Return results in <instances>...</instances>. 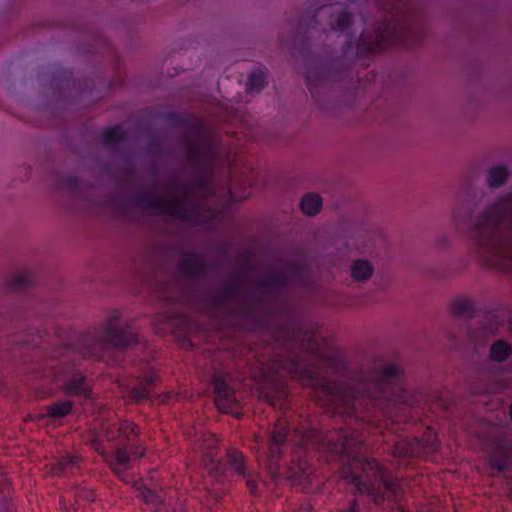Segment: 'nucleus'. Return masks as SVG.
Returning <instances> with one entry per match:
<instances>
[{
	"instance_id": "f257e3e1",
	"label": "nucleus",
	"mask_w": 512,
	"mask_h": 512,
	"mask_svg": "<svg viewBox=\"0 0 512 512\" xmlns=\"http://www.w3.org/2000/svg\"><path fill=\"white\" fill-rule=\"evenodd\" d=\"M309 354L323 358L321 345L311 333L291 330L287 333L286 353L277 354L271 362L270 371L261 383V397L274 407L283 408L288 397L286 382L281 373L286 372L304 386H311L323 405L334 413L355 417L376 424L379 421L368 406L379 408L386 416L387 408L400 400L396 395L399 369L394 364L377 368L369 378H361L352 384L336 382L324 376L319 367L305 359Z\"/></svg>"
},
{
	"instance_id": "f03ea898",
	"label": "nucleus",
	"mask_w": 512,
	"mask_h": 512,
	"mask_svg": "<svg viewBox=\"0 0 512 512\" xmlns=\"http://www.w3.org/2000/svg\"><path fill=\"white\" fill-rule=\"evenodd\" d=\"M364 442V434L355 428L325 434L314 428L291 430L287 418L280 416L270 433L265 465L274 479L283 475L302 483L311 476L306 460L308 446L330 451L347 458L341 472L347 484L379 504L397 495L398 483L376 459L364 455Z\"/></svg>"
},
{
	"instance_id": "7ed1b4c3",
	"label": "nucleus",
	"mask_w": 512,
	"mask_h": 512,
	"mask_svg": "<svg viewBox=\"0 0 512 512\" xmlns=\"http://www.w3.org/2000/svg\"><path fill=\"white\" fill-rule=\"evenodd\" d=\"M381 21L366 27L357 42V53L367 55L389 45H407L414 33L413 14L405 0H393L380 7Z\"/></svg>"
},
{
	"instance_id": "20e7f679",
	"label": "nucleus",
	"mask_w": 512,
	"mask_h": 512,
	"mask_svg": "<svg viewBox=\"0 0 512 512\" xmlns=\"http://www.w3.org/2000/svg\"><path fill=\"white\" fill-rule=\"evenodd\" d=\"M512 212V200L504 197L488 206L480 214L475 228L480 229L477 245L491 265L502 266L509 257V241L500 231V225Z\"/></svg>"
},
{
	"instance_id": "39448f33",
	"label": "nucleus",
	"mask_w": 512,
	"mask_h": 512,
	"mask_svg": "<svg viewBox=\"0 0 512 512\" xmlns=\"http://www.w3.org/2000/svg\"><path fill=\"white\" fill-rule=\"evenodd\" d=\"M187 160L201 169L193 186L202 196L213 195L214 168L218 161L219 149L216 140L202 123H195L186 144Z\"/></svg>"
},
{
	"instance_id": "423d86ee",
	"label": "nucleus",
	"mask_w": 512,
	"mask_h": 512,
	"mask_svg": "<svg viewBox=\"0 0 512 512\" xmlns=\"http://www.w3.org/2000/svg\"><path fill=\"white\" fill-rule=\"evenodd\" d=\"M176 191L173 197L144 195L141 198L143 208L154 214L173 216L192 226L206 227L202 214L204 210L190 196V185L183 182H171Z\"/></svg>"
},
{
	"instance_id": "0eeeda50",
	"label": "nucleus",
	"mask_w": 512,
	"mask_h": 512,
	"mask_svg": "<svg viewBox=\"0 0 512 512\" xmlns=\"http://www.w3.org/2000/svg\"><path fill=\"white\" fill-rule=\"evenodd\" d=\"M198 447L202 451V464L208 474L216 481H220L230 470L236 475L246 479V485L250 493L258 495L257 475L251 473L246 466V459L242 452L229 450L227 452V464L215 458L217 439L212 434L198 436Z\"/></svg>"
},
{
	"instance_id": "6e6552de",
	"label": "nucleus",
	"mask_w": 512,
	"mask_h": 512,
	"mask_svg": "<svg viewBox=\"0 0 512 512\" xmlns=\"http://www.w3.org/2000/svg\"><path fill=\"white\" fill-rule=\"evenodd\" d=\"M136 428L137 427L133 423L127 420L109 427V430L107 431L108 440H118L115 449L111 454L101 450L100 444L97 441L93 442L94 448L100 451L106 462L119 476L126 470L130 469L132 463L143 457L145 454V448L140 442L136 441Z\"/></svg>"
},
{
	"instance_id": "1a4fd4ad",
	"label": "nucleus",
	"mask_w": 512,
	"mask_h": 512,
	"mask_svg": "<svg viewBox=\"0 0 512 512\" xmlns=\"http://www.w3.org/2000/svg\"><path fill=\"white\" fill-rule=\"evenodd\" d=\"M137 342V335L123 328L119 312L112 314L97 332L84 336L82 345L84 356L101 357L100 351L106 347L125 348Z\"/></svg>"
},
{
	"instance_id": "9d476101",
	"label": "nucleus",
	"mask_w": 512,
	"mask_h": 512,
	"mask_svg": "<svg viewBox=\"0 0 512 512\" xmlns=\"http://www.w3.org/2000/svg\"><path fill=\"white\" fill-rule=\"evenodd\" d=\"M487 464L497 472H504L512 464V444L506 438L497 437L489 442Z\"/></svg>"
},
{
	"instance_id": "9b49d317",
	"label": "nucleus",
	"mask_w": 512,
	"mask_h": 512,
	"mask_svg": "<svg viewBox=\"0 0 512 512\" xmlns=\"http://www.w3.org/2000/svg\"><path fill=\"white\" fill-rule=\"evenodd\" d=\"M213 386L214 402L217 409L223 413H233L237 407L234 390L222 376L214 377Z\"/></svg>"
},
{
	"instance_id": "f8f14e48",
	"label": "nucleus",
	"mask_w": 512,
	"mask_h": 512,
	"mask_svg": "<svg viewBox=\"0 0 512 512\" xmlns=\"http://www.w3.org/2000/svg\"><path fill=\"white\" fill-rule=\"evenodd\" d=\"M177 269L182 277L196 279L205 273L206 263L198 255L189 253L181 257Z\"/></svg>"
},
{
	"instance_id": "ddd939ff",
	"label": "nucleus",
	"mask_w": 512,
	"mask_h": 512,
	"mask_svg": "<svg viewBox=\"0 0 512 512\" xmlns=\"http://www.w3.org/2000/svg\"><path fill=\"white\" fill-rule=\"evenodd\" d=\"M330 15V27L333 32L339 33L340 35L345 34L349 36V30L353 22V15L346 11H332V7L322 6L318 9V12H326Z\"/></svg>"
},
{
	"instance_id": "4468645a",
	"label": "nucleus",
	"mask_w": 512,
	"mask_h": 512,
	"mask_svg": "<svg viewBox=\"0 0 512 512\" xmlns=\"http://www.w3.org/2000/svg\"><path fill=\"white\" fill-rule=\"evenodd\" d=\"M157 373L153 370H149L143 378H139L137 383L131 387V397L136 401L140 402L147 399L151 393L152 386L157 379Z\"/></svg>"
},
{
	"instance_id": "2eb2a0df",
	"label": "nucleus",
	"mask_w": 512,
	"mask_h": 512,
	"mask_svg": "<svg viewBox=\"0 0 512 512\" xmlns=\"http://www.w3.org/2000/svg\"><path fill=\"white\" fill-rule=\"evenodd\" d=\"M289 281V272L286 268H277L271 270L260 283V286L271 291H278Z\"/></svg>"
},
{
	"instance_id": "dca6fc26",
	"label": "nucleus",
	"mask_w": 512,
	"mask_h": 512,
	"mask_svg": "<svg viewBox=\"0 0 512 512\" xmlns=\"http://www.w3.org/2000/svg\"><path fill=\"white\" fill-rule=\"evenodd\" d=\"M66 393L70 395L87 397L90 393V386L86 377L82 374L73 375L64 386Z\"/></svg>"
},
{
	"instance_id": "f3484780",
	"label": "nucleus",
	"mask_w": 512,
	"mask_h": 512,
	"mask_svg": "<svg viewBox=\"0 0 512 512\" xmlns=\"http://www.w3.org/2000/svg\"><path fill=\"white\" fill-rule=\"evenodd\" d=\"M449 312L454 318L460 316H467L471 318L474 316V305L469 298L458 297L451 303Z\"/></svg>"
},
{
	"instance_id": "a211bd4d",
	"label": "nucleus",
	"mask_w": 512,
	"mask_h": 512,
	"mask_svg": "<svg viewBox=\"0 0 512 512\" xmlns=\"http://www.w3.org/2000/svg\"><path fill=\"white\" fill-rule=\"evenodd\" d=\"M512 354V346L504 340L494 341L489 350V358L497 363L505 362Z\"/></svg>"
},
{
	"instance_id": "6ab92c4d",
	"label": "nucleus",
	"mask_w": 512,
	"mask_h": 512,
	"mask_svg": "<svg viewBox=\"0 0 512 512\" xmlns=\"http://www.w3.org/2000/svg\"><path fill=\"white\" fill-rule=\"evenodd\" d=\"M301 211L309 216L317 214L322 207V199L316 193H307L299 203Z\"/></svg>"
},
{
	"instance_id": "aec40b11",
	"label": "nucleus",
	"mask_w": 512,
	"mask_h": 512,
	"mask_svg": "<svg viewBox=\"0 0 512 512\" xmlns=\"http://www.w3.org/2000/svg\"><path fill=\"white\" fill-rule=\"evenodd\" d=\"M373 273V266L366 260H356L351 266V276L356 281H366Z\"/></svg>"
},
{
	"instance_id": "412c9836",
	"label": "nucleus",
	"mask_w": 512,
	"mask_h": 512,
	"mask_svg": "<svg viewBox=\"0 0 512 512\" xmlns=\"http://www.w3.org/2000/svg\"><path fill=\"white\" fill-rule=\"evenodd\" d=\"M72 411L71 401L55 402L46 408V415L49 418L60 419L69 415Z\"/></svg>"
},
{
	"instance_id": "4be33fe9",
	"label": "nucleus",
	"mask_w": 512,
	"mask_h": 512,
	"mask_svg": "<svg viewBox=\"0 0 512 512\" xmlns=\"http://www.w3.org/2000/svg\"><path fill=\"white\" fill-rule=\"evenodd\" d=\"M125 140L122 125L106 128L103 132V142L106 146H116Z\"/></svg>"
},
{
	"instance_id": "5701e85b",
	"label": "nucleus",
	"mask_w": 512,
	"mask_h": 512,
	"mask_svg": "<svg viewBox=\"0 0 512 512\" xmlns=\"http://www.w3.org/2000/svg\"><path fill=\"white\" fill-rule=\"evenodd\" d=\"M509 177V171L504 166L493 167L489 171L487 184L491 188L502 186Z\"/></svg>"
},
{
	"instance_id": "b1692460",
	"label": "nucleus",
	"mask_w": 512,
	"mask_h": 512,
	"mask_svg": "<svg viewBox=\"0 0 512 512\" xmlns=\"http://www.w3.org/2000/svg\"><path fill=\"white\" fill-rule=\"evenodd\" d=\"M10 497V480L5 472H0V512H11L8 504Z\"/></svg>"
},
{
	"instance_id": "393cba45",
	"label": "nucleus",
	"mask_w": 512,
	"mask_h": 512,
	"mask_svg": "<svg viewBox=\"0 0 512 512\" xmlns=\"http://www.w3.org/2000/svg\"><path fill=\"white\" fill-rule=\"evenodd\" d=\"M265 83L266 74L261 70H257L249 76L246 90L249 94H257L264 87Z\"/></svg>"
},
{
	"instance_id": "a878e982",
	"label": "nucleus",
	"mask_w": 512,
	"mask_h": 512,
	"mask_svg": "<svg viewBox=\"0 0 512 512\" xmlns=\"http://www.w3.org/2000/svg\"><path fill=\"white\" fill-rule=\"evenodd\" d=\"M79 458L77 456L68 455L63 457L57 464H55L51 470L53 475L59 476L72 470L76 467Z\"/></svg>"
},
{
	"instance_id": "bb28decb",
	"label": "nucleus",
	"mask_w": 512,
	"mask_h": 512,
	"mask_svg": "<svg viewBox=\"0 0 512 512\" xmlns=\"http://www.w3.org/2000/svg\"><path fill=\"white\" fill-rule=\"evenodd\" d=\"M414 450L412 445L404 438H400L394 445L393 455L398 458L408 459L413 457Z\"/></svg>"
},
{
	"instance_id": "cd10ccee",
	"label": "nucleus",
	"mask_w": 512,
	"mask_h": 512,
	"mask_svg": "<svg viewBox=\"0 0 512 512\" xmlns=\"http://www.w3.org/2000/svg\"><path fill=\"white\" fill-rule=\"evenodd\" d=\"M32 282V276L28 272H22L15 276H13L9 281V286L11 289H23L30 285Z\"/></svg>"
},
{
	"instance_id": "c85d7f7f",
	"label": "nucleus",
	"mask_w": 512,
	"mask_h": 512,
	"mask_svg": "<svg viewBox=\"0 0 512 512\" xmlns=\"http://www.w3.org/2000/svg\"><path fill=\"white\" fill-rule=\"evenodd\" d=\"M140 495L147 504L157 505L160 503V496L150 488L141 489Z\"/></svg>"
},
{
	"instance_id": "c756f323",
	"label": "nucleus",
	"mask_w": 512,
	"mask_h": 512,
	"mask_svg": "<svg viewBox=\"0 0 512 512\" xmlns=\"http://www.w3.org/2000/svg\"><path fill=\"white\" fill-rule=\"evenodd\" d=\"M435 440H436V432L432 428L427 427L422 438L421 439L418 438V446L421 444V442H424V444L426 446H432V444Z\"/></svg>"
},
{
	"instance_id": "7c9ffc66",
	"label": "nucleus",
	"mask_w": 512,
	"mask_h": 512,
	"mask_svg": "<svg viewBox=\"0 0 512 512\" xmlns=\"http://www.w3.org/2000/svg\"><path fill=\"white\" fill-rule=\"evenodd\" d=\"M78 496L90 502H93L95 500L94 492L86 488L81 489L78 492Z\"/></svg>"
},
{
	"instance_id": "2f4dec72",
	"label": "nucleus",
	"mask_w": 512,
	"mask_h": 512,
	"mask_svg": "<svg viewBox=\"0 0 512 512\" xmlns=\"http://www.w3.org/2000/svg\"><path fill=\"white\" fill-rule=\"evenodd\" d=\"M341 512H359V505L356 500L352 501L349 508L342 510Z\"/></svg>"
},
{
	"instance_id": "473e14b6",
	"label": "nucleus",
	"mask_w": 512,
	"mask_h": 512,
	"mask_svg": "<svg viewBox=\"0 0 512 512\" xmlns=\"http://www.w3.org/2000/svg\"><path fill=\"white\" fill-rule=\"evenodd\" d=\"M298 512H313L312 511V505L310 502H304L301 504L300 508L298 509Z\"/></svg>"
},
{
	"instance_id": "72a5a7b5",
	"label": "nucleus",
	"mask_w": 512,
	"mask_h": 512,
	"mask_svg": "<svg viewBox=\"0 0 512 512\" xmlns=\"http://www.w3.org/2000/svg\"><path fill=\"white\" fill-rule=\"evenodd\" d=\"M174 512H185V508L182 504H177L173 507Z\"/></svg>"
},
{
	"instance_id": "f704fd0d",
	"label": "nucleus",
	"mask_w": 512,
	"mask_h": 512,
	"mask_svg": "<svg viewBox=\"0 0 512 512\" xmlns=\"http://www.w3.org/2000/svg\"><path fill=\"white\" fill-rule=\"evenodd\" d=\"M509 416H510V420L512 422V403L510 404V407H509Z\"/></svg>"
},
{
	"instance_id": "c9c22d12",
	"label": "nucleus",
	"mask_w": 512,
	"mask_h": 512,
	"mask_svg": "<svg viewBox=\"0 0 512 512\" xmlns=\"http://www.w3.org/2000/svg\"><path fill=\"white\" fill-rule=\"evenodd\" d=\"M256 443L257 444L262 443V438L261 437H256Z\"/></svg>"
},
{
	"instance_id": "e433bc0d",
	"label": "nucleus",
	"mask_w": 512,
	"mask_h": 512,
	"mask_svg": "<svg viewBox=\"0 0 512 512\" xmlns=\"http://www.w3.org/2000/svg\"><path fill=\"white\" fill-rule=\"evenodd\" d=\"M317 72H318V71H316V70H314V69H313V70L309 71V74H316Z\"/></svg>"
},
{
	"instance_id": "4c0bfd02",
	"label": "nucleus",
	"mask_w": 512,
	"mask_h": 512,
	"mask_svg": "<svg viewBox=\"0 0 512 512\" xmlns=\"http://www.w3.org/2000/svg\"><path fill=\"white\" fill-rule=\"evenodd\" d=\"M346 43H348V44H350V43H351V39H350V37H348V38H347Z\"/></svg>"
},
{
	"instance_id": "58836bf2",
	"label": "nucleus",
	"mask_w": 512,
	"mask_h": 512,
	"mask_svg": "<svg viewBox=\"0 0 512 512\" xmlns=\"http://www.w3.org/2000/svg\"><path fill=\"white\" fill-rule=\"evenodd\" d=\"M510 497H511V500H512V489H511Z\"/></svg>"
},
{
	"instance_id": "ea45409f",
	"label": "nucleus",
	"mask_w": 512,
	"mask_h": 512,
	"mask_svg": "<svg viewBox=\"0 0 512 512\" xmlns=\"http://www.w3.org/2000/svg\"><path fill=\"white\" fill-rule=\"evenodd\" d=\"M401 512H405L404 510H401Z\"/></svg>"
}]
</instances>
